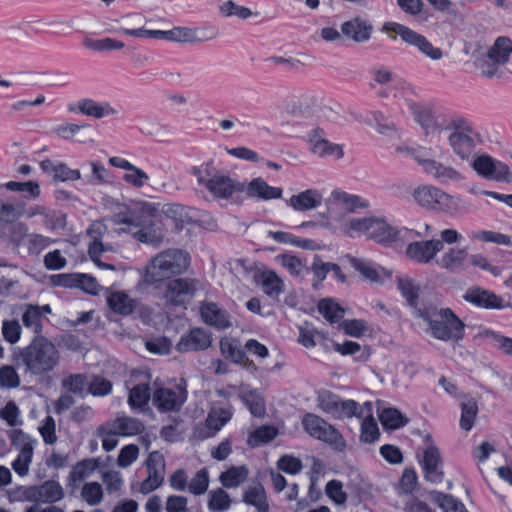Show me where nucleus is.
I'll use <instances>...</instances> for the list:
<instances>
[{
    "instance_id": "f257e3e1",
    "label": "nucleus",
    "mask_w": 512,
    "mask_h": 512,
    "mask_svg": "<svg viewBox=\"0 0 512 512\" xmlns=\"http://www.w3.org/2000/svg\"><path fill=\"white\" fill-rule=\"evenodd\" d=\"M321 225L350 238L365 236L379 245L391 247L392 225L385 217L369 216L346 219L344 216H337L329 208L328 218Z\"/></svg>"
},
{
    "instance_id": "f03ea898",
    "label": "nucleus",
    "mask_w": 512,
    "mask_h": 512,
    "mask_svg": "<svg viewBox=\"0 0 512 512\" xmlns=\"http://www.w3.org/2000/svg\"><path fill=\"white\" fill-rule=\"evenodd\" d=\"M418 317L427 323L426 332L438 340L459 342L464 338L465 324L450 308H418Z\"/></svg>"
},
{
    "instance_id": "7ed1b4c3",
    "label": "nucleus",
    "mask_w": 512,
    "mask_h": 512,
    "mask_svg": "<svg viewBox=\"0 0 512 512\" xmlns=\"http://www.w3.org/2000/svg\"><path fill=\"white\" fill-rule=\"evenodd\" d=\"M17 360L34 375L52 371L60 362V352L55 344L44 336H35L30 344L21 349Z\"/></svg>"
},
{
    "instance_id": "20e7f679",
    "label": "nucleus",
    "mask_w": 512,
    "mask_h": 512,
    "mask_svg": "<svg viewBox=\"0 0 512 512\" xmlns=\"http://www.w3.org/2000/svg\"><path fill=\"white\" fill-rule=\"evenodd\" d=\"M188 253L179 249H167L153 257L146 269L145 282L159 284L174 275L185 272L189 266Z\"/></svg>"
},
{
    "instance_id": "39448f33",
    "label": "nucleus",
    "mask_w": 512,
    "mask_h": 512,
    "mask_svg": "<svg viewBox=\"0 0 512 512\" xmlns=\"http://www.w3.org/2000/svg\"><path fill=\"white\" fill-rule=\"evenodd\" d=\"M202 288L200 280L190 277L170 279L155 286L158 298L169 308H186Z\"/></svg>"
},
{
    "instance_id": "423d86ee",
    "label": "nucleus",
    "mask_w": 512,
    "mask_h": 512,
    "mask_svg": "<svg viewBox=\"0 0 512 512\" xmlns=\"http://www.w3.org/2000/svg\"><path fill=\"white\" fill-rule=\"evenodd\" d=\"M418 137L427 144H436L444 130V119L433 102L418 103Z\"/></svg>"
},
{
    "instance_id": "0eeeda50",
    "label": "nucleus",
    "mask_w": 512,
    "mask_h": 512,
    "mask_svg": "<svg viewBox=\"0 0 512 512\" xmlns=\"http://www.w3.org/2000/svg\"><path fill=\"white\" fill-rule=\"evenodd\" d=\"M304 430L313 438L321 440L338 451H343L346 442L341 433L321 417L307 413L302 419Z\"/></svg>"
},
{
    "instance_id": "6e6552de",
    "label": "nucleus",
    "mask_w": 512,
    "mask_h": 512,
    "mask_svg": "<svg viewBox=\"0 0 512 512\" xmlns=\"http://www.w3.org/2000/svg\"><path fill=\"white\" fill-rule=\"evenodd\" d=\"M187 399L185 388L176 386L175 389L161 387L154 391L152 401L160 413L178 412Z\"/></svg>"
},
{
    "instance_id": "1a4fd4ad",
    "label": "nucleus",
    "mask_w": 512,
    "mask_h": 512,
    "mask_svg": "<svg viewBox=\"0 0 512 512\" xmlns=\"http://www.w3.org/2000/svg\"><path fill=\"white\" fill-rule=\"evenodd\" d=\"M418 463L421 465L424 479L431 483H441L444 479L443 471V458L439 448L430 443L423 451V458H418Z\"/></svg>"
},
{
    "instance_id": "9d476101",
    "label": "nucleus",
    "mask_w": 512,
    "mask_h": 512,
    "mask_svg": "<svg viewBox=\"0 0 512 512\" xmlns=\"http://www.w3.org/2000/svg\"><path fill=\"white\" fill-rule=\"evenodd\" d=\"M426 150L425 147L418 146V165L422 167V170L427 175L435 178L440 183H447L449 181H460L462 179L461 174L453 167L445 166L441 162L433 159L425 158V153L422 151Z\"/></svg>"
},
{
    "instance_id": "9b49d317",
    "label": "nucleus",
    "mask_w": 512,
    "mask_h": 512,
    "mask_svg": "<svg viewBox=\"0 0 512 512\" xmlns=\"http://www.w3.org/2000/svg\"><path fill=\"white\" fill-rule=\"evenodd\" d=\"M148 476L140 485V492L148 494L159 488L164 482L165 460L159 451H153L146 460Z\"/></svg>"
},
{
    "instance_id": "f8f14e48",
    "label": "nucleus",
    "mask_w": 512,
    "mask_h": 512,
    "mask_svg": "<svg viewBox=\"0 0 512 512\" xmlns=\"http://www.w3.org/2000/svg\"><path fill=\"white\" fill-rule=\"evenodd\" d=\"M212 333L203 328L195 327L181 335L176 349L181 353L207 350L212 345Z\"/></svg>"
},
{
    "instance_id": "ddd939ff",
    "label": "nucleus",
    "mask_w": 512,
    "mask_h": 512,
    "mask_svg": "<svg viewBox=\"0 0 512 512\" xmlns=\"http://www.w3.org/2000/svg\"><path fill=\"white\" fill-rule=\"evenodd\" d=\"M201 320L217 330H225L232 326L230 313L213 301H202L199 306Z\"/></svg>"
},
{
    "instance_id": "4468645a",
    "label": "nucleus",
    "mask_w": 512,
    "mask_h": 512,
    "mask_svg": "<svg viewBox=\"0 0 512 512\" xmlns=\"http://www.w3.org/2000/svg\"><path fill=\"white\" fill-rule=\"evenodd\" d=\"M19 309L21 310V320L24 327L33 332L35 336H42L46 315L51 313L50 305L40 306L25 303Z\"/></svg>"
},
{
    "instance_id": "2eb2a0df",
    "label": "nucleus",
    "mask_w": 512,
    "mask_h": 512,
    "mask_svg": "<svg viewBox=\"0 0 512 512\" xmlns=\"http://www.w3.org/2000/svg\"><path fill=\"white\" fill-rule=\"evenodd\" d=\"M463 299L476 307L483 309L500 310L509 305H505L502 297L496 295L493 291L484 289L480 286H472L467 289Z\"/></svg>"
},
{
    "instance_id": "dca6fc26",
    "label": "nucleus",
    "mask_w": 512,
    "mask_h": 512,
    "mask_svg": "<svg viewBox=\"0 0 512 512\" xmlns=\"http://www.w3.org/2000/svg\"><path fill=\"white\" fill-rule=\"evenodd\" d=\"M231 417L232 411L230 408H212L206 418L205 426L197 427L195 429L196 437L202 440L213 437L231 419Z\"/></svg>"
},
{
    "instance_id": "f3484780",
    "label": "nucleus",
    "mask_w": 512,
    "mask_h": 512,
    "mask_svg": "<svg viewBox=\"0 0 512 512\" xmlns=\"http://www.w3.org/2000/svg\"><path fill=\"white\" fill-rule=\"evenodd\" d=\"M26 216L27 218L39 217L37 223L51 231L62 229L66 225L65 215L62 212L43 205L31 206L27 210Z\"/></svg>"
},
{
    "instance_id": "a211bd4d",
    "label": "nucleus",
    "mask_w": 512,
    "mask_h": 512,
    "mask_svg": "<svg viewBox=\"0 0 512 512\" xmlns=\"http://www.w3.org/2000/svg\"><path fill=\"white\" fill-rule=\"evenodd\" d=\"M323 201L322 193L317 189H307L292 195L286 204L297 212H306L317 209Z\"/></svg>"
},
{
    "instance_id": "6ab92c4d",
    "label": "nucleus",
    "mask_w": 512,
    "mask_h": 512,
    "mask_svg": "<svg viewBox=\"0 0 512 512\" xmlns=\"http://www.w3.org/2000/svg\"><path fill=\"white\" fill-rule=\"evenodd\" d=\"M206 188L214 197L227 199L231 197L234 192H243L245 185L240 182H235L226 175L218 174L208 182Z\"/></svg>"
},
{
    "instance_id": "aec40b11",
    "label": "nucleus",
    "mask_w": 512,
    "mask_h": 512,
    "mask_svg": "<svg viewBox=\"0 0 512 512\" xmlns=\"http://www.w3.org/2000/svg\"><path fill=\"white\" fill-rule=\"evenodd\" d=\"M100 460L98 458H88L77 462L71 469L67 487L74 493L80 486L81 482L89 477L95 470L98 469Z\"/></svg>"
},
{
    "instance_id": "412c9836",
    "label": "nucleus",
    "mask_w": 512,
    "mask_h": 512,
    "mask_svg": "<svg viewBox=\"0 0 512 512\" xmlns=\"http://www.w3.org/2000/svg\"><path fill=\"white\" fill-rule=\"evenodd\" d=\"M142 225L139 230L133 233L134 237L145 244H150L154 247H158L164 240V232L161 224L153 220H143L141 218Z\"/></svg>"
},
{
    "instance_id": "4be33fe9",
    "label": "nucleus",
    "mask_w": 512,
    "mask_h": 512,
    "mask_svg": "<svg viewBox=\"0 0 512 512\" xmlns=\"http://www.w3.org/2000/svg\"><path fill=\"white\" fill-rule=\"evenodd\" d=\"M244 191H246L249 197L258 198L265 201L279 199L282 197L283 193L282 188L270 186L261 177H257L251 180L247 187H245Z\"/></svg>"
},
{
    "instance_id": "5701e85b",
    "label": "nucleus",
    "mask_w": 512,
    "mask_h": 512,
    "mask_svg": "<svg viewBox=\"0 0 512 512\" xmlns=\"http://www.w3.org/2000/svg\"><path fill=\"white\" fill-rule=\"evenodd\" d=\"M341 32L344 36L355 42H365L370 39L372 26L359 17L344 22L341 25Z\"/></svg>"
},
{
    "instance_id": "b1692460",
    "label": "nucleus",
    "mask_w": 512,
    "mask_h": 512,
    "mask_svg": "<svg viewBox=\"0 0 512 512\" xmlns=\"http://www.w3.org/2000/svg\"><path fill=\"white\" fill-rule=\"evenodd\" d=\"M473 134L452 132L448 137L452 151L463 160L468 159L476 147Z\"/></svg>"
},
{
    "instance_id": "393cba45",
    "label": "nucleus",
    "mask_w": 512,
    "mask_h": 512,
    "mask_svg": "<svg viewBox=\"0 0 512 512\" xmlns=\"http://www.w3.org/2000/svg\"><path fill=\"white\" fill-rule=\"evenodd\" d=\"M311 150L314 154L320 157H334L340 159L343 157L342 146L331 143L322 138L319 131L315 130L310 136Z\"/></svg>"
},
{
    "instance_id": "a878e982",
    "label": "nucleus",
    "mask_w": 512,
    "mask_h": 512,
    "mask_svg": "<svg viewBox=\"0 0 512 512\" xmlns=\"http://www.w3.org/2000/svg\"><path fill=\"white\" fill-rule=\"evenodd\" d=\"M77 109L80 113L96 119L114 115L117 112L108 102L100 103L90 98L79 100Z\"/></svg>"
},
{
    "instance_id": "bb28decb",
    "label": "nucleus",
    "mask_w": 512,
    "mask_h": 512,
    "mask_svg": "<svg viewBox=\"0 0 512 512\" xmlns=\"http://www.w3.org/2000/svg\"><path fill=\"white\" fill-rule=\"evenodd\" d=\"M107 303L113 312L122 316L132 314L137 305V301L123 291L109 293Z\"/></svg>"
},
{
    "instance_id": "cd10ccee",
    "label": "nucleus",
    "mask_w": 512,
    "mask_h": 512,
    "mask_svg": "<svg viewBox=\"0 0 512 512\" xmlns=\"http://www.w3.org/2000/svg\"><path fill=\"white\" fill-rule=\"evenodd\" d=\"M108 424L113 429V433H117L119 436H134L145 430L141 420L129 416L118 417Z\"/></svg>"
},
{
    "instance_id": "c85d7f7f",
    "label": "nucleus",
    "mask_w": 512,
    "mask_h": 512,
    "mask_svg": "<svg viewBox=\"0 0 512 512\" xmlns=\"http://www.w3.org/2000/svg\"><path fill=\"white\" fill-rule=\"evenodd\" d=\"M35 502L55 503L64 497L62 486L54 480H48L40 485H35Z\"/></svg>"
},
{
    "instance_id": "c756f323",
    "label": "nucleus",
    "mask_w": 512,
    "mask_h": 512,
    "mask_svg": "<svg viewBox=\"0 0 512 512\" xmlns=\"http://www.w3.org/2000/svg\"><path fill=\"white\" fill-rule=\"evenodd\" d=\"M467 257H469V255L466 248H450L448 252L437 261V264L450 272H458L466 268L465 260Z\"/></svg>"
},
{
    "instance_id": "7c9ffc66",
    "label": "nucleus",
    "mask_w": 512,
    "mask_h": 512,
    "mask_svg": "<svg viewBox=\"0 0 512 512\" xmlns=\"http://www.w3.org/2000/svg\"><path fill=\"white\" fill-rule=\"evenodd\" d=\"M258 283L270 298H278L284 291V282L273 270H264L258 276Z\"/></svg>"
},
{
    "instance_id": "2f4dec72",
    "label": "nucleus",
    "mask_w": 512,
    "mask_h": 512,
    "mask_svg": "<svg viewBox=\"0 0 512 512\" xmlns=\"http://www.w3.org/2000/svg\"><path fill=\"white\" fill-rule=\"evenodd\" d=\"M415 231L408 228H396L392 226L391 232V246L396 245L397 247H402L406 243H408V247L406 250V254L409 258L414 259L416 257V242H414Z\"/></svg>"
},
{
    "instance_id": "473e14b6",
    "label": "nucleus",
    "mask_w": 512,
    "mask_h": 512,
    "mask_svg": "<svg viewBox=\"0 0 512 512\" xmlns=\"http://www.w3.org/2000/svg\"><path fill=\"white\" fill-rule=\"evenodd\" d=\"M331 198L341 204L347 213H354L359 209H367L370 207L368 200L358 195L348 194L344 191L334 190L331 193Z\"/></svg>"
},
{
    "instance_id": "72a5a7b5",
    "label": "nucleus",
    "mask_w": 512,
    "mask_h": 512,
    "mask_svg": "<svg viewBox=\"0 0 512 512\" xmlns=\"http://www.w3.org/2000/svg\"><path fill=\"white\" fill-rule=\"evenodd\" d=\"M486 53L490 58H494L497 64L504 66L509 62L512 54V40L509 37L500 36Z\"/></svg>"
},
{
    "instance_id": "f704fd0d",
    "label": "nucleus",
    "mask_w": 512,
    "mask_h": 512,
    "mask_svg": "<svg viewBox=\"0 0 512 512\" xmlns=\"http://www.w3.org/2000/svg\"><path fill=\"white\" fill-rule=\"evenodd\" d=\"M243 502L254 506L258 512H269L266 492L261 484L249 486L244 493Z\"/></svg>"
},
{
    "instance_id": "c9c22d12",
    "label": "nucleus",
    "mask_w": 512,
    "mask_h": 512,
    "mask_svg": "<svg viewBox=\"0 0 512 512\" xmlns=\"http://www.w3.org/2000/svg\"><path fill=\"white\" fill-rule=\"evenodd\" d=\"M164 214L176 222V227L182 228L185 224L193 222L194 212L192 208L183 206L179 203L166 204L163 208Z\"/></svg>"
},
{
    "instance_id": "e433bc0d",
    "label": "nucleus",
    "mask_w": 512,
    "mask_h": 512,
    "mask_svg": "<svg viewBox=\"0 0 512 512\" xmlns=\"http://www.w3.org/2000/svg\"><path fill=\"white\" fill-rule=\"evenodd\" d=\"M377 412L379 416V420L384 429L387 430H395L403 427L407 420L403 417V415L395 408H386L381 407L378 402Z\"/></svg>"
},
{
    "instance_id": "4c0bfd02",
    "label": "nucleus",
    "mask_w": 512,
    "mask_h": 512,
    "mask_svg": "<svg viewBox=\"0 0 512 512\" xmlns=\"http://www.w3.org/2000/svg\"><path fill=\"white\" fill-rule=\"evenodd\" d=\"M447 197V194L434 186L418 187V204L422 207L435 209L442 198Z\"/></svg>"
},
{
    "instance_id": "58836bf2",
    "label": "nucleus",
    "mask_w": 512,
    "mask_h": 512,
    "mask_svg": "<svg viewBox=\"0 0 512 512\" xmlns=\"http://www.w3.org/2000/svg\"><path fill=\"white\" fill-rule=\"evenodd\" d=\"M397 89L399 92L396 96L400 101H403V103H399L402 112L412 116L416 115V109L413 102L414 89L412 83H409L404 79H400L397 84Z\"/></svg>"
},
{
    "instance_id": "ea45409f",
    "label": "nucleus",
    "mask_w": 512,
    "mask_h": 512,
    "mask_svg": "<svg viewBox=\"0 0 512 512\" xmlns=\"http://www.w3.org/2000/svg\"><path fill=\"white\" fill-rule=\"evenodd\" d=\"M317 308L319 313L331 324L338 323L344 317V309L330 298L320 300Z\"/></svg>"
},
{
    "instance_id": "a19ab883",
    "label": "nucleus",
    "mask_w": 512,
    "mask_h": 512,
    "mask_svg": "<svg viewBox=\"0 0 512 512\" xmlns=\"http://www.w3.org/2000/svg\"><path fill=\"white\" fill-rule=\"evenodd\" d=\"M240 399L255 417H262L265 414V403L262 397L255 390H243L239 394Z\"/></svg>"
},
{
    "instance_id": "79ce46f5",
    "label": "nucleus",
    "mask_w": 512,
    "mask_h": 512,
    "mask_svg": "<svg viewBox=\"0 0 512 512\" xmlns=\"http://www.w3.org/2000/svg\"><path fill=\"white\" fill-rule=\"evenodd\" d=\"M150 397L151 391L149 384H138L130 389L128 404L132 409H142L148 404Z\"/></svg>"
},
{
    "instance_id": "37998d69",
    "label": "nucleus",
    "mask_w": 512,
    "mask_h": 512,
    "mask_svg": "<svg viewBox=\"0 0 512 512\" xmlns=\"http://www.w3.org/2000/svg\"><path fill=\"white\" fill-rule=\"evenodd\" d=\"M248 476V469L245 466L231 467L222 472L219 480L226 488H235L245 482Z\"/></svg>"
},
{
    "instance_id": "c03bdc74",
    "label": "nucleus",
    "mask_w": 512,
    "mask_h": 512,
    "mask_svg": "<svg viewBox=\"0 0 512 512\" xmlns=\"http://www.w3.org/2000/svg\"><path fill=\"white\" fill-rule=\"evenodd\" d=\"M197 29L188 27H175L171 30H161L160 39L176 42H195L200 40L197 36Z\"/></svg>"
},
{
    "instance_id": "a18cd8bd",
    "label": "nucleus",
    "mask_w": 512,
    "mask_h": 512,
    "mask_svg": "<svg viewBox=\"0 0 512 512\" xmlns=\"http://www.w3.org/2000/svg\"><path fill=\"white\" fill-rule=\"evenodd\" d=\"M494 58H490L486 53L474 61L475 67L480 71L481 76L492 79L494 77H501L503 72L501 65L494 61Z\"/></svg>"
},
{
    "instance_id": "49530a36",
    "label": "nucleus",
    "mask_w": 512,
    "mask_h": 512,
    "mask_svg": "<svg viewBox=\"0 0 512 512\" xmlns=\"http://www.w3.org/2000/svg\"><path fill=\"white\" fill-rule=\"evenodd\" d=\"M443 248L444 244L439 239L418 241V262L428 263Z\"/></svg>"
},
{
    "instance_id": "de8ad7c7",
    "label": "nucleus",
    "mask_w": 512,
    "mask_h": 512,
    "mask_svg": "<svg viewBox=\"0 0 512 512\" xmlns=\"http://www.w3.org/2000/svg\"><path fill=\"white\" fill-rule=\"evenodd\" d=\"M396 282L397 288L405 299L406 304L416 309V285L414 280L407 276H397Z\"/></svg>"
},
{
    "instance_id": "09e8293b",
    "label": "nucleus",
    "mask_w": 512,
    "mask_h": 512,
    "mask_svg": "<svg viewBox=\"0 0 512 512\" xmlns=\"http://www.w3.org/2000/svg\"><path fill=\"white\" fill-rule=\"evenodd\" d=\"M83 45L87 49L93 51H110V50H120L124 48L125 44L122 41L113 39V38H103V39H93V38H85L83 40Z\"/></svg>"
},
{
    "instance_id": "8fccbe9b",
    "label": "nucleus",
    "mask_w": 512,
    "mask_h": 512,
    "mask_svg": "<svg viewBox=\"0 0 512 512\" xmlns=\"http://www.w3.org/2000/svg\"><path fill=\"white\" fill-rule=\"evenodd\" d=\"M209 496L208 508L211 512H224L230 508V496L222 488L210 491Z\"/></svg>"
},
{
    "instance_id": "3c124183",
    "label": "nucleus",
    "mask_w": 512,
    "mask_h": 512,
    "mask_svg": "<svg viewBox=\"0 0 512 512\" xmlns=\"http://www.w3.org/2000/svg\"><path fill=\"white\" fill-rule=\"evenodd\" d=\"M478 413V405L474 399H469L461 403L460 427L465 431H470L474 425Z\"/></svg>"
},
{
    "instance_id": "603ef678",
    "label": "nucleus",
    "mask_w": 512,
    "mask_h": 512,
    "mask_svg": "<svg viewBox=\"0 0 512 512\" xmlns=\"http://www.w3.org/2000/svg\"><path fill=\"white\" fill-rule=\"evenodd\" d=\"M495 165L496 159L484 154L474 159L472 167L481 177L493 180Z\"/></svg>"
},
{
    "instance_id": "864d4df0",
    "label": "nucleus",
    "mask_w": 512,
    "mask_h": 512,
    "mask_svg": "<svg viewBox=\"0 0 512 512\" xmlns=\"http://www.w3.org/2000/svg\"><path fill=\"white\" fill-rule=\"evenodd\" d=\"M268 235L279 243H287L303 249H314V241L310 239H300L291 233L284 231H269Z\"/></svg>"
},
{
    "instance_id": "5fc2aeb1",
    "label": "nucleus",
    "mask_w": 512,
    "mask_h": 512,
    "mask_svg": "<svg viewBox=\"0 0 512 512\" xmlns=\"http://www.w3.org/2000/svg\"><path fill=\"white\" fill-rule=\"evenodd\" d=\"M191 174L196 177L199 185H202L206 188L208 182L216 177L219 173L214 166V162L211 160L202 163L199 166H193L191 168Z\"/></svg>"
},
{
    "instance_id": "6e6d98bb",
    "label": "nucleus",
    "mask_w": 512,
    "mask_h": 512,
    "mask_svg": "<svg viewBox=\"0 0 512 512\" xmlns=\"http://www.w3.org/2000/svg\"><path fill=\"white\" fill-rule=\"evenodd\" d=\"M319 408L328 413L336 416L338 408L340 407V398L336 394L328 390L320 391L317 397Z\"/></svg>"
},
{
    "instance_id": "4d7b16f0",
    "label": "nucleus",
    "mask_w": 512,
    "mask_h": 512,
    "mask_svg": "<svg viewBox=\"0 0 512 512\" xmlns=\"http://www.w3.org/2000/svg\"><path fill=\"white\" fill-rule=\"evenodd\" d=\"M55 240L38 233H30L27 236L25 245L30 255H39L43 250L49 247Z\"/></svg>"
},
{
    "instance_id": "13d9d810",
    "label": "nucleus",
    "mask_w": 512,
    "mask_h": 512,
    "mask_svg": "<svg viewBox=\"0 0 512 512\" xmlns=\"http://www.w3.org/2000/svg\"><path fill=\"white\" fill-rule=\"evenodd\" d=\"M81 496L88 505H98L103 499L102 486L98 482H88L82 487Z\"/></svg>"
},
{
    "instance_id": "bf43d9fd",
    "label": "nucleus",
    "mask_w": 512,
    "mask_h": 512,
    "mask_svg": "<svg viewBox=\"0 0 512 512\" xmlns=\"http://www.w3.org/2000/svg\"><path fill=\"white\" fill-rule=\"evenodd\" d=\"M347 259L351 266L366 279L373 282H378L380 280L378 271L369 262L353 256H347Z\"/></svg>"
},
{
    "instance_id": "052dcab7",
    "label": "nucleus",
    "mask_w": 512,
    "mask_h": 512,
    "mask_svg": "<svg viewBox=\"0 0 512 512\" xmlns=\"http://www.w3.org/2000/svg\"><path fill=\"white\" fill-rule=\"evenodd\" d=\"M209 486V475L206 468L200 469L187 485V489L194 495L204 494Z\"/></svg>"
},
{
    "instance_id": "680f3d73",
    "label": "nucleus",
    "mask_w": 512,
    "mask_h": 512,
    "mask_svg": "<svg viewBox=\"0 0 512 512\" xmlns=\"http://www.w3.org/2000/svg\"><path fill=\"white\" fill-rule=\"evenodd\" d=\"M382 30L387 33L392 32L398 34L406 43L416 45V32L404 25L396 22H386L384 23Z\"/></svg>"
},
{
    "instance_id": "e2e57ef3",
    "label": "nucleus",
    "mask_w": 512,
    "mask_h": 512,
    "mask_svg": "<svg viewBox=\"0 0 512 512\" xmlns=\"http://www.w3.org/2000/svg\"><path fill=\"white\" fill-rule=\"evenodd\" d=\"M64 389L73 394H82L85 387L88 386L87 376L85 374H71L61 382Z\"/></svg>"
},
{
    "instance_id": "0e129e2a",
    "label": "nucleus",
    "mask_w": 512,
    "mask_h": 512,
    "mask_svg": "<svg viewBox=\"0 0 512 512\" xmlns=\"http://www.w3.org/2000/svg\"><path fill=\"white\" fill-rule=\"evenodd\" d=\"M219 11L224 17L237 16L240 19H247L253 15L252 11L244 6L228 0L219 6Z\"/></svg>"
},
{
    "instance_id": "69168bd1",
    "label": "nucleus",
    "mask_w": 512,
    "mask_h": 512,
    "mask_svg": "<svg viewBox=\"0 0 512 512\" xmlns=\"http://www.w3.org/2000/svg\"><path fill=\"white\" fill-rule=\"evenodd\" d=\"M112 391V383L102 376L95 375L92 380L88 382V392L93 396H106Z\"/></svg>"
},
{
    "instance_id": "338daca9",
    "label": "nucleus",
    "mask_w": 512,
    "mask_h": 512,
    "mask_svg": "<svg viewBox=\"0 0 512 512\" xmlns=\"http://www.w3.org/2000/svg\"><path fill=\"white\" fill-rule=\"evenodd\" d=\"M277 260L293 276H299L304 269L308 271V268L303 265L301 259L294 255L282 254L277 256Z\"/></svg>"
},
{
    "instance_id": "774afa93",
    "label": "nucleus",
    "mask_w": 512,
    "mask_h": 512,
    "mask_svg": "<svg viewBox=\"0 0 512 512\" xmlns=\"http://www.w3.org/2000/svg\"><path fill=\"white\" fill-rule=\"evenodd\" d=\"M481 335L491 338L494 342V347L502 350L506 355L512 356V338L501 335L490 329H486Z\"/></svg>"
}]
</instances>
